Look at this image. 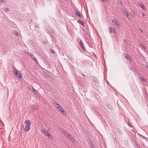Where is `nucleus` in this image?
Listing matches in <instances>:
<instances>
[{"label":"nucleus","instance_id":"1","mask_svg":"<svg viewBox=\"0 0 148 148\" xmlns=\"http://www.w3.org/2000/svg\"><path fill=\"white\" fill-rule=\"evenodd\" d=\"M25 124L24 130L25 132H27L30 129V127L31 125L30 121L29 120H26L25 121Z\"/></svg>","mask_w":148,"mask_h":148},{"label":"nucleus","instance_id":"2","mask_svg":"<svg viewBox=\"0 0 148 148\" xmlns=\"http://www.w3.org/2000/svg\"><path fill=\"white\" fill-rule=\"evenodd\" d=\"M77 42L79 43L80 46L83 51H86V50L85 49L83 43L81 39H78L77 40Z\"/></svg>","mask_w":148,"mask_h":148},{"label":"nucleus","instance_id":"3","mask_svg":"<svg viewBox=\"0 0 148 148\" xmlns=\"http://www.w3.org/2000/svg\"><path fill=\"white\" fill-rule=\"evenodd\" d=\"M63 132L65 136L66 137L69 138V139H73V137L72 136L66 131L63 130Z\"/></svg>","mask_w":148,"mask_h":148},{"label":"nucleus","instance_id":"4","mask_svg":"<svg viewBox=\"0 0 148 148\" xmlns=\"http://www.w3.org/2000/svg\"><path fill=\"white\" fill-rule=\"evenodd\" d=\"M28 54L29 55V56L34 61H36V63L37 64H38V62L37 60L36 59L32 54L29 52H28Z\"/></svg>","mask_w":148,"mask_h":148},{"label":"nucleus","instance_id":"5","mask_svg":"<svg viewBox=\"0 0 148 148\" xmlns=\"http://www.w3.org/2000/svg\"><path fill=\"white\" fill-rule=\"evenodd\" d=\"M52 104L57 108V109L60 108V106L57 102L55 101H53Z\"/></svg>","mask_w":148,"mask_h":148},{"label":"nucleus","instance_id":"6","mask_svg":"<svg viewBox=\"0 0 148 148\" xmlns=\"http://www.w3.org/2000/svg\"><path fill=\"white\" fill-rule=\"evenodd\" d=\"M124 56L125 57V58L127 60H128L130 61H131L132 58L130 57V55L127 54L126 53H125L124 54Z\"/></svg>","mask_w":148,"mask_h":148},{"label":"nucleus","instance_id":"7","mask_svg":"<svg viewBox=\"0 0 148 148\" xmlns=\"http://www.w3.org/2000/svg\"><path fill=\"white\" fill-rule=\"evenodd\" d=\"M42 132L44 133V134L47 136L49 137L50 136L49 134L48 133V131L47 130H44V129H42Z\"/></svg>","mask_w":148,"mask_h":148},{"label":"nucleus","instance_id":"8","mask_svg":"<svg viewBox=\"0 0 148 148\" xmlns=\"http://www.w3.org/2000/svg\"><path fill=\"white\" fill-rule=\"evenodd\" d=\"M12 71L16 75H17V74H18V71L17 69H16L15 67L12 69Z\"/></svg>","mask_w":148,"mask_h":148},{"label":"nucleus","instance_id":"9","mask_svg":"<svg viewBox=\"0 0 148 148\" xmlns=\"http://www.w3.org/2000/svg\"><path fill=\"white\" fill-rule=\"evenodd\" d=\"M138 5L141 7V8L143 10H145V7L142 3L140 2H139Z\"/></svg>","mask_w":148,"mask_h":148},{"label":"nucleus","instance_id":"10","mask_svg":"<svg viewBox=\"0 0 148 148\" xmlns=\"http://www.w3.org/2000/svg\"><path fill=\"white\" fill-rule=\"evenodd\" d=\"M32 92L35 95H36L37 94V91L34 89L33 87H32Z\"/></svg>","mask_w":148,"mask_h":148},{"label":"nucleus","instance_id":"11","mask_svg":"<svg viewBox=\"0 0 148 148\" xmlns=\"http://www.w3.org/2000/svg\"><path fill=\"white\" fill-rule=\"evenodd\" d=\"M61 112L62 114L64 115L65 116H66V115H67V114H66V112H65V111H64V109H62V110H61Z\"/></svg>","mask_w":148,"mask_h":148},{"label":"nucleus","instance_id":"12","mask_svg":"<svg viewBox=\"0 0 148 148\" xmlns=\"http://www.w3.org/2000/svg\"><path fill=\"white\" fill-rule=\"evenodd\" d=\"M77 22L83 26H84V23L82 21H81L80 20H78L77 21Z\"/></svg>","mask_w":148,"mask_h":148},{"label":"nucleus","instance_id":"13","mask_svg":"<svg viewBox=\"0 0 148 148\" xmlns=\"http://www.w3.org/2000/svg\"><path fill=\"white\" fill-rule=\"evenodd\" d=\"M123 11L124 12L125 14V15H126V17L127 18H129V17L128 16V14L127 12L126 11V10H123Z\"/></svg>","mask_w":148,"mask_h":148},{"label":"nucleus","instance_id":"14","mask_svg":"<svg viewBox=\"0 0 148 148\" xmlns=\"http://www.w3.org/2000/svg\"><path fill=\"white\" fill-rule=\"evenodd\" d=\"M75 15L76 16H77L78 17H81L80 13L79 12H78L77 11V12L76 13Z\"/></svg>","mask_w":148,"mask_h":148},{"label":"nucleus","instance_id":"15","mask_svg":"<svg viewBox=\"0 0 148 148\" xmlns=\"http://www.w3.org/2000/svg\"><path fill=\"white\" fill-rule=\"evenodd\" d=\"M16 77L18 78H20L21 77L22 75L20 73H18V74H17V75H16Z\"/></svg>","mask_w":148,"mask_h":148},{"label":"nucleus","instance_id":"16","mask_svg":"<svg viewBox=\"0 0 148 148\" xmlns=\"http://www.w3.org/2000/svg\"><path fill=\"white\" fill-rule=\"evenodd\" d=\"M140 80L141 81H143L145 82H147V80L146 79L144 78L143 77H140Z\"/></svg>","mask_w":148,"mask_h":148},{"label":"nucleus","instance_id":"17","mask_svg":"<svg viewBox=\"0 0 148 148\" xmlns=\"http://www.w3.org/2000/svg\"><path fill=\"white\" fill-rule=\"evenodd\" d=\"M92 78L93 79V81L95 82L96 83H98V80H97L96 78L95 77H92Z\"/></svg>","mask_w":148,"mask_h":148},{"label":"nucleus","instance_id":"18","mask_svg":"<svg viewBox=\"0 0 148 148\" xmlns=\"http://www.w3.org/2000/svg\"><path fill=\"white\" fill-rule=\"evenodd\" d=\"M13 33L15 35H16L18 37H19L20 34L18 33H17L16 31H13Z\"/></svg>","mask_w":148,"mask_h":148},{"label":"nucleus","instance_id":"19","mask_svg":"<svg viewBox=\"0 0 148 148\" xmlns=\"http://www.w3.org/2000/svg\"><path fill=\"white\" fill-rule=\"evenodd\" d=\"M44 75L47 78H48L50 77V76L47 73L44 72Z\"/></svg>","mask_w":148,"mask_h":148},{"label":"nucleus","instance_id":"20","mask_svg":"<svg viewBox=\"0 0 148 148\" xmlns=\"http://www.w3.org/2000/svg\"><path fill=\"white\" fill-rule=\"evenodd\" d=\"M31 108L33 110H36L37 109V107L36 106H33Z\"/></svg>","mask_w":148,"mask_h":148},{"label":"nucleus","instance_id":"21","mask_svg":"<svg viewBox=\"0 0 148 148\" xmlns=\"http://www.w3.org/2000/svg\"><path fill=\"white\" fill-rule=\"evenodd\" d=\"M109 30L110 33H110H112L113 29H112V28L111 27H109Z\"/></svg>","mask_w":148,"mask_h":148},{"label":"nucleus","instance_id":"22","mask_svg":"<svg viewBox=\"0 0 148 148\" xmlns=\"http://www.w3.org/2000/svg\"><path fill=\"white\" fill-rule=\"evenodd\" d=\"M138 136H140L143 139H145V137L143 136L140 134H138Z\"/></svg>","mask_w":148,"mask_h":148},{"label":"nucleus","instance_id":"23","mask_svg":"<svg viewBox=\"0 0 148 148\" xmlns=\"http://www.w3.org/2000/svg\"><path fill=\"white\" fill-rule=\"evenodd\" d=\"M112 22L114 23V25L116 24H117V21L116 19H114L113 20H112Z\"/></svg>","mask_w":148,"mask_h":148},{"label":"nucleus","instance_id":"24","mask_svg":"<svg viewBox=\"0 0 148 148\" xmlns=\"http://www.w3.org/2000/svg\"><path fill=\"white\" fill-rule=\"evenodd\" d=\"M134 147L135 148H140L139 145L135 143L134 144Z\"/></svg>","mask_w":148,"mask_h":148},{"label":"nucleus","instance_id":"25","mask_svg":"<svg viewBox=\"0 0 148 148\" xmlns=\"http://www.w3.org/2000/svg\"><path fill=\"white\" fill-rule=\"evenodd\" d=\"M49 50L51 52V53L52 54H54L55 53V51L53 50L52 49H49Z\"/></svg>","mask_w":148,"mask_h":148},{"label":"nucleus","instance_id":"26","mask_svg":"<svg viewBox=\"0 0 148 148\" xmlns=\"http://www.w3.org/2000/svg\"><path fill=\"white\" fill-rule=\"evenodd\" d=\"M140 47H142V48H144V49H145V45L142 44H140Z\"/></svg>","mask_w":148,"mask_h":148},{"label":"nucleus","instance_id":"27","mask_svg":"<svg viewBox=\"0 0 148 148\" xmlns=\"http://www.w3.org/2000/svg\"><path fill=\"white\" fill-rule=\"evenodd\" d=\"M128 125L130 127H133L132 125L130 124V122H128Z\"/></svg>","mask_w":148,"mask_h":148},{"label":"nucleus","instance_id":"28","mask_svg":"<svg viewBox=\"0 0 148 148\" xmlns=\"http://www.w3.org/2000/svg\"><path fill=\"white\" fill-rule=\"evenodd\" d=\"M118 3L119 4H121L122 5H123V3H122V2H121L120 0H118Z\"/></svg>","mask_w":148,"mask_h":148},{"label":"nucleus","instance_id":"29","mask_svg":"<svg viewBox=\"0 0 148 148\" xmlns=\"http://www.w3.org/2000/svg\"><path fill=\"white\" fill-rule=\"evenodd\" d=\"M107 106L108 107V108H110V109H112V106L110 105L109 104H108V105H107Z\"/></svg>","mask_w":148,"mask_h":148},{"label":"nucleus","instance_id":"30","mask_svg":"<svg viewBox=\"0 0 148 148\" xmlns=\"http://www.w3.org/2000/svg\"><path fill=\"white\" fill-rule=\"evenodd\" d=\"M117 132H119V133L122 134V132L119 129H117Z\"/></svg>","mask_w":148,"mask_h":148},{"label":"nucleus","instance_id":"31","mask_svg":"<svg viewBox=\"0 0 148 148\" xmlns=\"http://www.w3.org/2000/svg\"><path fill=\"white\" fill-rule=\"evenodd\" d=\"M62 109H63L62 108L61 106H60V108H58V109H58L59 110V112H61V110H62Z\"/></svg>","mask_w":148,"mask_h":148},{"label":"nucleus","instance_id":"32","mask_svg":"<svg viewBox=\"0 0 148 148\" xmlns=\"http://www.w3.org/2000/svg\"><path fill=\"white\" fill-rule=\"evenodd\" d=\"M112 33H114L115 34L116 33V31L114 28H113L112 29Z\"/></svg>","mask_w":148,"mask_h":148},{"label":"nucleus","instance_id":"33","mask_svg":"<svg viewBox=\"0 0 148 148\" xmlns=\"http://www.w3.org/2000/svg\"><path fill=\"white\" fill-rule=\"evenodd\" d=\"M42 42L45 45L47 44V42L46 40L43 41Z\"/></svg>","mask_w":148,"mask_h":148},{"label":"nucleus","instance_id":"34","mask_svg":"<svg viewBox=\"0 0 148 148\" xmlns=\"http://www.w3.org/2000/svg\"><path fill=\"white\" fill-rule=\"evenodd\" d=\"M5 11H9V8H5Z\"/></svg>","mask_w":148,"mask_h":148},{"label":"nucleus","instance_id":"35","mask_svg":"<svg viewBox=\"0 0 148 148\" xmlns=\"http://www.w3.org/2000/svg\"><path fill=\"white\" fill-rule=\"evenodd\" d=\"M5 2V1L4 0H0V2Z\"/></svg>","mask_w":148,"mask_h":148},{"label":"nucleus","instance_id":"36","mask_svg":"<svg viewBox=\"0 0 148 148\" xmlns=\"http://www.w3.org/2000/svg\"><path fill=\"white\" fill-rule=\"evenodd\" d=\"M145 67L148 70V64H146Z\"/></svg>","mask_w":148,"mask_h":148},{"label":"nucleus","instance_id":"37","mask_svg":"<svg viewBox=\"0 0 148 148\" xmlns=\"http://www.w3.org/2000/svg\"><path fill=\"white\" fill-rule=\"evenodd\" d=\"M35 27H37V28H38V25H35Z\"/></svg>","mask_w":148,"mask_h":148},{"label":"nucleus","instance_id":"38","mask_svg":"<svg viewBox=\"0 0 148 148\" xmlns=\"http://www.w3.org/2000/svg\"><path fill=\"white\" fill-rule=\"evenodd\" d=\"M129 68L131 70H133V68L131 67H130Z\"/></svg>","mask_w":148,"mask_h":148},{"label":"nucleus","instance_id":"39","mask_svg":"<svg viewBox=\"0 0 148 148\" xmlns=\"http://www.w3.org/2000/svg\"><path fill=\"white\" fill-rule=\"evenodd\" d=\"M93 54L94 55L95 57H96V56L94 53H93Z\"/></svg>","mask_w":148,"mask_h":148},{"label":"nucleus","instance_id":"40","mask_svg":"<svg viewBox=\"0 0 148 148\" xmlns=\"http://www.w3.org/2000/svg\"><path fill=\"white\" fill-rule=\"evenodd\" d=\"M93 54L94 55L95 57H96V56L94 53H93Z\"/></svg>","mask_w":148,"mask_h":148},{"label":"nucleus","instance_id":"41","mask_svg":"<svg viewBox=\"0 0 148 148\" xmlns=\"http://www.w3.org/2000/svg\"><path fill=\"white\" fill-rule=\"evenodd\" d=\"M123 41L125 42H126V40L125 39L123 40Z\"/></svg>","mask_w":148,"mask_h":148},{"label":"nucleus","instance_id":"42","mask_svg":"<svg viewBox=\"0 0 148 148\" xmlns=\"http://www.w3.org/2000/svg\"><path fill=\"white\" fill-rule=\"evenodd\" d=\"M70 59H71V60H72V59H73V58H72V56H71V58H70Z\"/></svg>","mask_w":148,"mask_h":148},{"label":"nucleus","instance_id":"43","mask_svg":"<svg viewBox=\"0 0 148 148\" xmlns=\"http://www.w3.org/2000/svg\"><path fill=\"white\" fill-rule=\"evenodd\" d=\"M140 31L142 33H143V31L141 29H140Z\"/></svg>","mask_w":148,"mask_h":148},{"label":"nucleus","instance_id":"44","mask_svg":"<svg viewBox=\"0 0 148 148\" xmlns=\"http://www.w3.org/2000/svg\"><path fill=\"white\" fill-rule=\"evenodd\" d=\"M81 75L83 76H85V75L84 74H82Z\"/></svg>","mask_w":148,"mask_h":148},{"label":"nucleus","instance_id":"45","mask_svg":"<svg viewBox=\"0 0 148 148\" xmlns=\"http://www.w3.org/2000/svg\"><path fill=\"white\" fill-rule=\"evenodd\" d=\"M117 25L118 26H119V23L117 24Z\"/></svg>","mask_w":148,"mask_h":148},{"label":"nucleus","instance_id":"46","mask_svg":"<svg viewBox=\"0 0 148 148\" xmlns=\"http://www.w3.org/2000/svg\"><path fill=\"white\" fill-rule=\"evenodd\" d=\"M144 16H145V14H142Z\"/></svg>","mask_w":148,"mask_h":148},{"label":"nucleus","instance_id":"47","mask_svg":"<svg viewBox=\"0 0 148 148\" xmlns=\"http://www.w3.org/2000/svg\"><path fill=\"white\" fill-rule=\"evenodd\" d=\"M91 148H95L93 147H91Z\"/></svg>","mask_w":148,"mask_h":148},{"label":"nucleus","instance_id":"48","mask_svg":"<svg viewBox=\"0 0 148 148\" xmlns=\"http://www.w3.org/2000/svg\"><path fill=\"white\" fill-rule=\"evenodd\" d=\"M107 1H108L109 0H106Z\"/></svg>","mask_w":148,"mask_h":148},{"label":"nucleus","instance_id":"49","mask_svg":"<svg viewBox=\"0 0 148 148\" xmlns=\"http://www.w3.org/2000/svg\"><path fill=\"white\" fill-rule=\"evenodd\" d=\"M30 21H32V20H30Z\"/></svg>","mask_w":148,"mask_h":148}]
</instances>
